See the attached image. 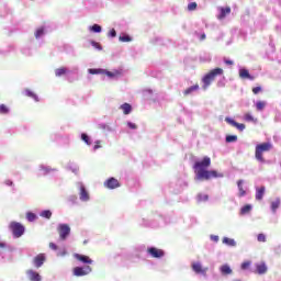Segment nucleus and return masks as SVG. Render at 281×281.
I'll list each match as a JSON object with an SVG mask.
<instances>
[{"mask_svg": "<svg viewBox=\"0 0 281 281\" xmlns=\"http://www.w3.org/2000/svg\"><path fill=\"white\" fill-rule=\"evenodd\" d=\"M210 166H212V159L207 156L202 160L194 162L193 169L198 181H210V179H218L223 177V173H218L216 170H207Z\"/></svg>", "mask_w": 281, "mask_h": 281, "instance_id": "obj_1", "label": "nucleus"}, {"mask_svg": "<svg viewBox=\"0 0 281 281\" xmlns=\"http://www.w3.org/2000/svg\"><path fill=\"white\" fill-rule=\"evenodd\" d=\"M273 148V145L271 143H261L256 145L255 147V158L257 161H260V164H265V153H269Z\"/></svg>", "mask_w": 281, "mask_h": 281, "instance_id": "obj_2", "label": "nucleus"}, {"mask_svg": "<svg viewBox=\"0 0 281 281\" xmlns=\"http://www.w3.org/2000/svg\"><path fill=\"white\" fill-rule=\"evenodd\" d=\"M224 70L223 68H214L212 70H210L203 78H202V82H203V89H207V87H210V85H212L215 80L217 76H223Z\"/></svg>", "mask_w": 281, "mask_h": 281, "instance_id": "obj_3", "label": "nucleus"}, {"mask_svg": "<svg viewBox=\"0 0 281 281\" xmlns=\"http://www.w3.org/2000/svg\"><path fill=\"white\" fill-rule=\"evenodd\" d=\"M10 229L14 236V238H21L23 234H25V227L18 222H11Z\"/></svg>", "mask_w": 281, "mask_h": 281, "instance_id": "obj_4", "label": "nucleus"}, {"mask_svg": "<svg viewBox=\"0 0 281 281\" xmlns=\"http://www.w3.org/2000/svg\"><path fill=\"white\" fill-rule=\"evenodd\" d=\"M57 232L59 234L60 240H67L69 234H71V227L68 224H59L57 226Z\"/></svg>", "mask_w": 281, "mask_h": 281, "instance_id": "obj_5", "label": "nucleus"}, {"mask_svg": "<svg viewBox=\"0 0 281 281\" xmlns=\"http://www.w3.org/2000/svg\"><path fill=\"white\" fill-rule=\"evenodd\" d=\"M74 276H76L77 278H80L82 276H89V273H91V267L87 266V267H76L72 270Z\"/></svg>", "mask_w": 281, "mask_h": 281, "instance_id": "obj_6", "label": "nucleus"}, {"mask_svg": "<svg viewBox=\"0 0 281 281\" xmlns=\"http://www.w3.org/2000/svg\"><path fill=\"white\" fill-rule=\"evenodd\" d=\"M192 269H193L194 273H200V276H207L209 268L207 267L204 268L201 265V262H193Z\"/></svg>", "mask_w": 281, "mask_h": 281, "instance_id": "obj_7", "label": "nucleus"}, {"mask_svg": "<svg viewBox=\"0 0 281 281\" xmlns=\"http://www.w3.org/2000/svg\"><path fill=\"white\" fill-rule=\"evenodd\" d=\"M147 254H149V256H151V258H164V256H165L164 250L156 248V247L148 248Z\"/></svg>", "mask_w": 281, "mask_h": 281, "instance_id": "obj_8", "label": "nucleus"}, {"mask_svg": "<svg viewBox=\"0 0 281 281\" xmlns=\"http://www.w3.org/2000/svg\"><path fill=\"white\" fill-rule=\"evenodd\" d=\"M45 260H47V257H45V254H38L33 258V265L36 267V269H41L42 265H45Z\"/></svg>", "mask_w": 281, "mask_h": 281, "instance_id": "obj_9", "label": "nucleus"}, {"mask_svg": "<svg viewBox=\"0 0 281 281\" xmlns=\"http://www.w3.org/2000/svg\"><path fill=\"white\" fill-rule=\"evenodd\" d=\"M104 186L108 190H115V188H120V181L115 178H110L104 182Z\"/></svg>", "mask_w": 281, "mask_h": 281, "instance_id": "obj_10", "label": "nucleus"}, {"mask_svg": "<svg viewBox=\"0 0 281 281\" xmlns=\"http://www.w3.org/2000/svg\"><path fill=\"white\" fill-rule=\"evenodd\" d=\"M225 122H227V124H229L231 126H234L235 128H237V131H240V132H243L246 128L245 124L238 123L231 117H226Z\"/></svg>", "mask_w": 281, "mask_h": 281, "instance_id": "obj_11", "label": "nucleus"}, {"mask_svg": "<svg viewBox=\"0 0 281 281\" xmlns=\"http://www.w3.org/2000/svg\"><path fill=\"white\" fill-rule=\"evenodd\" d=\"M227 14H232V8L229 7H221L220 8V14L217 15V19L220 21H223V19H225V16H227Z\"/></svg>", "mask_w": 281, "mask_h": 281, "instance_id": "obj_12", "label": "nucleus"}, {"mask_svg": "<svg viewBox=\"0 0 281 281\" xmlns=\"http://www.w3.org/2000/svg\"><path fill=\"white\" fill-rule=\"evenodd\" d=\"M26 276L29 278L30 281H41V274L32 269L26 271Z\"/></svg>", "mask_w": 281, "mask_h": 281, "instance_id": "obj_13", "label": "nucleus"}, {"mask_svg": "<svg viewBox=\"0 0 281 281\" xmlns=\"http://www.w3.org/2000/svg\"><path fill=\"white\" fill-rule=\"evenodd\" d=\"M76 260H79V262H83V265H91L93 260L89 258V256L80 255V254H75Z\"/></svg>", "mask_w": 281, "mask_h": 281, "instance_id": "obj_14", "label": "nucleus"}, {"mask_svg": "<svg viewBox=\"0 0 281 281\" xmlns=\"http://www.w3.org/2000/svg\"><path fill=\"white\" fill-rule=\"evenodd\" d=\"M267 271H268V268L265 262H260L256 265V273H258L259 276H265Z\"/></svg>", "mask_w": 281, "mask_h": 281, "instance_id": "obj_15", "label": "nucleus"}, {"mask_svg": "<svg viewBox=\"0 0 281 281\" xmlns=\"http://www.w3.org/2000/svg\"><path fill=\"white\" fill-rule=\"evenodd\" d=\"M120 109L123 111L124 115H130V113L133 111V106L130 103H123Z\"/></svg>", "mask_w": 281, "mask_h": 281, "instance_id": "obj_16", "label": "nucleus"}, {"mask_svg": "<svg viewBox=\"0 0 281 281\" xmlns=\"http://www.w3.org/2000/svg\"><path fill=\"white\" fill-rule=\"evenodd\" d=\"M239 77L243 78L244 80H254V77H251V75L249 74V70L247 69H240L239 70Z\"/></svg>", "mask_w": 281, "mask_h": 281, "instance_id": "obj_17", "label": "nucleus"}, {"mask_svg": "<svg viewBox=\"0 0 281 281\" xmlns=\"http://www.w3.org/2000/svg\"><path fill=\"white\" fill-rule=\"evenodd\" d=\"M80 201H89V192H87L85 186L80 187Z\"/></svg>", "mask_w": 281, "mask_h": 281, "instance_id": "obj_18", "label": "nucleus"}, {"mask_svg": "<svg viewBox=\"0 0 281 281\" xmlns=\"http://www.w3.org/2000/svg\"><path fill=\"white\" fill-rule=\"evenodd\" d=\"M265 187H260L256 190V200L257 201H262L263 196H265Z\"/></svg>", "mask_w": 281, "mask_h": 281, "instance_id": "obj_19", "label": "nucleus"}, {"mask_svg": "<svg viewBox=\"0 0 281 281\" xmlns=\"http://www.w3.org/2000/svg\"><path fill=\"white\" fill-rule=\"evenodd\" d=\"M220 270H221L222 276H231V273H232V268H229L228 265H223L220 268Z\"/></svg>", "mask_w": 281, "mask_h": 281, "instance_id": "obj_20", "label": "nucleus"}, {"mask_svg": "<svg viewBox=\"0 0 281 281\" xmlns=\"http://www.w3.org/2000/svg\"><path fill=\"white\" fill-rule=\"evenodd\" d=\"M194 91H199V83L186 89L183 93L184 95H190V93H194Z\"/></svg>", "mask_w": 281, "mask_h": 281, "instance_id": "obj_21", "label": "nucleus"}, {"mask_svg": "<svg viewBox=\"0 0 281 281\" xmlns=\"http://www.w3.org/2000/svg\"><path fill=\"white\" fill-rule=\"evenodd\" d=\"M237 188L239 190L238 196H245L247 194V191L243 188V180L237 181Z\"/></svg>", "mask_w": 281, "mask_h": 281, "instance_id": "obj_22", "label": "nucleus"}, {"mask_svg": "<svg viewBox=\"0 0 281 281\" xmlns=\"http://www.w3.org/2000/svg\"><path fill=\"white\" fill-rule=\"evenodd\" d=\"M103 74L105 76H108V78H115V77L120 76V70L109 71V70L104 69Z\"/></svg>", "mask_w": 281, "mask_h": 281, "instance_id": "obj_23", "label": "nucleus"}, {"mask_svg": "<svg viewBox=\"0 0 281 281\" xmlns=\"http://www.w3.org/2000/svg\"><path fill=\"white\" fill-rule=\"evenodd\" d=\"M249 212H251V205H250V204H246L245 206H243V207L240 209L239 214H240L241 216H245V214H249Z\"/></svg>", "mask_w": 281, "mask_h": 281, "instance_id": "obj_24", "label": "nucleus"}, {"mask_svg": "<svg viewBox=\"0 0 281 281\" xmlns=\"http://www.w3.org/2000/svg\"><path fill=\"white\" fill-rule=\"evenodd\" d=\"M223 243L224 245H228V247H236V241L232 238L224 237Z\"/></svg>", "mask_w": 281, "mask_h": 281, "instance_id": "obj_25", "label": "nucleus"}, {"mask_svg": "<svg viewBox=\"0 0 281 281\" xmlns=\"http://www.w3.org/2000/svg\"><path fill=\"white\" fill-rule=\"evenodd\" d=\"M65 74H67V68L65 67L57 68L55 70V76H57V78H60V76H65Z\"/></svg>", "mask_w": 281, "mask_h": 281, "instance_id": "obj_26", "label": "nucleus"}, {"mask_svg": "<svg viewBox=\"0 0 281 281\" xmlns=\"http://www.w3.org/2000/svg\"><path fill=\"white\" fill-rule=\"evenodd\" d=\"M88 71L92 76H95L98 74H104V69H102V68H90Z\"/></svg>", "mask_w": 281, "mask_h": 281, "instance_id": "obj_27", "label": "nucleus"}, {"mask_svg": "<svg viewBox=\"0 0 281 281\" xmlns=\"http://www.w3.org/2000/svg\"><path fill=\"white\" fill-rule=\"evenodd\" d=\"M10 113V109L5 104H0V115H8Z\"/></svg>", "mask_w": 281, "mask_h": 281, "instance_id": "obj_28", "label": "nucleus"}, {"mask_svg": "<svg viewBox=\"0 0 281 281\" xmlns=\"http://www.w3.org/2000/svg\"><path fill=\"white\" fill-rule=\"evenodd\" d=\"M25 95H27V98H33V100H36V102H38V97L34 92H32V90L26 89Z\"/></svg>", "mask_w": 281, "mask_h": 281, "instance_id": "obj_29", "label": "nucleus"}, {"mask_svg": "<svg viewBox=\"0 0 281 281\" xmlns=\"http://www.w3.org/2000/svg\"><path fill=\"white\" fill-rule=\"evenodd\" d=\"M40 216H42V218H52V211L49 210H45V211H42Z\"/></svg>", "mask_w": 281, "mask_h": 281, "instance_id": "obj_30", "label": "nucleus"}, {"mask_svg": "<svg viewBox=\"0 0 281 281\" xmlns=\"http://www.w3.org/2000/svg\"><path fill=\"white\" fill-rule=\"evenodd\" d=\"M226 142H227V144H232L234 142H238V136H236V135H228V136H226Z\"/></svg>", "mask_w": 281, "mask_h": 281, "instance_id": "obj_31", "label": "nucleus"}, {"mask_svg": "<svg viewBox=\"0 0 281 281\" xmlns=\"http://www.w3.org/2000/svg\"><path fill=\"white\" fill-rule=\"evenodd\" d=\"M278 207H280V199H277L276 201L271 202L272 212H276Z\"/></svg>", "mask_w": 281, "mask_h": 281, "instance_id": "obj_32", "label": "nucleus"}, {"mask_svg": "<svg viewBox=\"0 0 281 281\" xmlns=\"http://www.w3.org/2000/svg\"><path fill=\"white\" fill-rule=\"evenodd\" d=\"M90 31L99 34L100 32H102V26L94 24V25L90 26Z\"/></svg>", "mask_w": 281, "mask_h": 281, "instance_id": "obj_33", "label": "nucleus"}, {"mask_svg": "<svg viewBox=\"0 0 281 281\" xmlns=\"http://www.w3.org/2000/svg\"><path fill=\"white\" fill-rule=\"evenodd\" d=\"M119 41H121V43H131V41H133V38H131V36L128 35H123L119 37Z\"/></svg>", "mask_w": 281, "mask_h": 281, "instance_id": "obj_34", "label": "nucleus"}, {"mask_svg": "<svg viewBox=\"0 0 281 281\" xmlns=\"http://www.w3.org/2000/svg\"><path fill=\"white\" fill-rule=\"evenodd\" d=\"M256 106H257V111H263L265 106H267V103L265 101H258Z\"/></svg>", "mask_w": 281, "mask_h": 281, "instance_id": "obj_35", "label": "nucleus"}, {"mask_svg": "<svg viewBox=\"0 0 281 281\" xmlns=\"http://www.w3.org/2000/svg\"><path fill=\"white\" fill-rule=\"evenodd\" d=\"M81 139L82 142H85V144H87V146H91V140H89V135L87 134H81Z\"/></svg>", "mask_w": 281, "mask_h": 281, "instance_id": "obj_36", "label": "nucleus"}, {"mask_svg": "<svg viewBox=\"0 0 281 281\" xmlns=\"http://www.w3.org/2000/svg\"><path fill=\"white\" fill-rule=\"evenodd\" d=\"M257 240H258V243H267V236L265 234L260 233L257 236Z\"/></svg>", "mask_w": 281, "mask_h": 281, "instance_id": "obj_37", "label": "nucleus"}, {"mask_svg": "<svg viewBox=\"0 0 281 281\" xmlns=\"http://www.w3.org/2000/svg\"><path fill=\"white\" fill-rule=\"evenodd\" d=\"M26 218H27V221H30L32 223L33 221H36V214L29 212L26 214Z\"/></svg>", "mask_w": 281, "mask_h": 281, "instance_id": "obj_38", "label": "nucleus"}, {"mask_svg": "<svg viewBox=\"0 0 281 281\" xmlns=\"http://www.w3.org/2000/svg\"><path fill=\"white\" fill-rule=\"evenodd\" d=\"M44 33H45L44 27L37 29V31L35 32V37L41 38V36H43Z\"/></svg>", "mask_w": 281, "mask_h": 281, "instance_id": "obj_39", "label": "nucleus"}, {"mask_svg": "<svg viewBox=\"0 0 281 281\" xmlns=\"http://www.w3.org/2000/svg\"><path fill=\"white\" fill-rule=\"evenodd\" d=\"M91 45L92 47H94L95 49H99V52H102V45H100V43L91 41Z\"/></svg>", "mask_w": 281, "mask_h": 281, "instance_id": "obj_40", "label": "nucleus"}, {"mask_svg": "<svg viewBox=\"0 0 281 281\" xmlns=\"http://www.w3.org/2000/svg\"><path fill=\"white\" fill-rule=\"evenodd\" d=\"M196 5H198L196 2H191L188 4V10L190 12H192V11L196 10Z\"/></svg>", "mask_w": 281, "mask_h": 281, "instance_id": "obj_41", "label": "nucleus"}, {"mask_svg": "<svg viewBox=\"0 0 281 281\" xmlns=\"http://www.w3.org/2000/svg\"><path fill=\"white\" fill-rule=\"evenodd\" d=\"M244 120H245L246 122H255V120H254V117L251 116L250 113H246V114L244 115Z\"/></svg>", "mask_w": 281, "mask_h": 281, "instance_id": "obj_42", "label": "nucleus"}, {"mask_svg": "<svg viewBox=\"0 0 281 281\" xmlns=\"http://www.w3.org/2000/svg\"><path fill=\"white\" fill-rule=\"evenodd\" d=\"M198 199H199L200 201H207V200L210 199V196H209L207 194L200 193V194L198 195Z\"/></svg>", "mask_w": 281, "mask_h": 281, "instance_id": "obj_43", "label": "nucleus"}, {"mask_svg": "<svg viewBox=\"0 0 281 281\" xmlns=\"http://www.w3.org/2000/svg\"><path fill=\"white\" fill-rule=\"evenodd\" d=\"M248 267H251V261H245L241 263V269L246 270Z\"/></svg>", "mask_w": 281, "mask_h": 281, "instance_id": "obj_44", "label": "nucleus"}, {"mask_svg": "<svg viewBox=\"0 0 281 281\" xmlns=\"http://www.w3.org/2000/svg\"><path fill=\"white\" fill-rule=\"evenodd\" d=\"M260 91H262V88H261V87H255V88H252V93H254L255 95H258V93H260Z\"/></svg>", "mask_w": 281, "mask_h": 281, "instance_id": "obj_45", "label": "nucleus"}, {"mask_svg": "<svg viewBox=\"0 0 281 281\" xmlns=\"http://www.w3.org/2000/svg\"><path fill=\"white\" fill-rule=\"evenodd\" d=\"M109 36H111L112 38H115L117 36V32H115V29H112L110 31Z\"/></svg>", "mask_w": 281, "mask_h": 281, "instance_id": "obj_46", "label": "nucleus"}, {"mask_svg": "<svg viewBox=\"0 0 281 281\" xmlns=\"http://www.w3.org/2000/svg\"><path fill=\"white\" fill-rule=\"evenodd\" d=\"M127 126H128V128H132L133 131H135V128H137V124L131 123V122L127 123Z\"/></svg>", "mask_w": 281, "mask_h": 281, "instance_id": "obj_47", "label": "nucleus"}, {"mask_svg": "<svg viewBox=\"0 0 281 281\" xmlns=\"http://www.w3.org/2000/svg\"><path fill=\"white\" fill-rule=\"evenodd\" d=\"M49 248L53 249V251H56L58 249V246L54 243H49Z\"/></svg>", "mask_w": 281, "mask_h": 281, "instance_id": "obj_48", "label": "nucleus"}, {"mask_svg": "<svg viewBox=\"0 0 281 281\" xmlns=\"http://www.w3.org/2000/svg\"><path fill=\"white\" fill-rule=\"evenodd\" d=\"M94 150H98V148H102V146L100 145V140H97L94 144Z\"/></svg>", "mask_w": 281, "mask_h": 281, "instance_id": "obj_49", "label": "nucleus"}, {"mask_svg": "<svg viewBox=\"0 0 281 281\" xmlns=\"http://www.w3.org/2000/svg\"><path fill=\"white\" fill-rule=\"evenodd\" d=\"M224 63H225V65H234V61L229 60V59H225Z\"/></svg>", "mask_w": 281, "mask_h": 281, "instance_id": "obj_50", "label": "nucleus"}, {"mask_svg": "<svg viewBox=\"0 0 281 281\" xmlns=\"http://www.w3.org/2000/svg\"><path fill=\"white\" fill-rule=\"evenodd\" d=\"M0 249H5V243L0 241Z\"/></svg>", "mask_w": 281, "mask_h": 281, "instance_id": "obj_51", "label": "nucleus"}, {"mask_svg": "<svg viewBox=\"0 0 281 281\" xmlns=\"http://www.w3.org/2000/svg\"><path fill=\"white\" fill-rule=\"evenodd\" d=\"M5 183H7L8 186H12V180H7Z\"/></svg>", "mask_w": 281, "mask_h": 281, "instance_id": "obj_52", "label": "nucleus"}, {"mask_svg": "<svg viewBox=\"0 0 281 281\" xmlns=\"http://www.w3.org/2000/svg\"><path fill=\"white\" fill-rule=\"evenodd\" d=\"M201 41H205V33L201 35Z\"/></svg>", "mask_w": 281, "mask_h": 281, "instance_id": "obj_53", "label": "nucleus"}, {"mask_svg": "<svg viewBox=\"0 0 281 281\" xmlns=\"http://www.w3.org/2000/svg\"><path fill=\"white\" fill-rule=\"evenodd\" d=\"M213 240H215V243H217L218 236H214V237H213Z\"/></svg>", "mask_w": 281, "mask_h": 281, "instance_id": "obj_54", "label": "nucleus"}]
</instances>
